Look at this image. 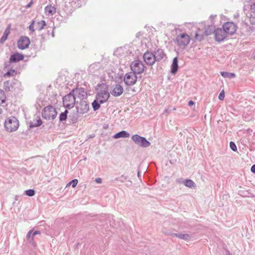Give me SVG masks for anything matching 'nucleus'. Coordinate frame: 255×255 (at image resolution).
Instances as JSON below:
<instances>
[{"instance_id":"18","label":"nucleus","mask_w":255,"mask_h":255,"mask_svg":"<svg viewBox=\"0 0 255 255\" xmlns=\"http://www.w3.org/2000/svg\"><path fill=\"white\" fill-rule=\"evenodd\" d=\"M45 14L46 15L50 16L54 15L56 12V8L54 6L51 4L47 5L45 7Z\"/></svg>"},{"instance_id":"43","label":"nucleus","mask_w":255,"mask_h":255,"mask_svg":"<svg viewBox=\"0 0 255 255\" xmlns=\"http://www.w3.org/2000/svg\"><path fill=\"white\" fill-rule=\"evenodd\" d=\"M11 73L9 71H7L6 73H5L4 74V77H10L11 76Z\"/></svg>"},{"instance_id":"47","label":"nucleus","mask_w":255,"mask_h":255,"mask_svg":"<svg viewBox=\"0 0 255 255\" xmlns=\"http://www.w3.org/2000/svg\"><path fill=\"white\" fill-rule=\"evenodd\" d=\"M194 104V103L192 101H190L188 103V105L189 106H191L193 105Z\"/></svg>"},{"instance_id":"20","label":"nucleus","mask_w":255,"mask_h":255,"mask_svg":"<svg viewBox=\"0 0 255 255\" xmlns=\"http://www.w3.org/2000/svg\"><path fill=\"white\" fill-rule=\"evenodd\" d=\"M178 69V59L177 57L174 58L171 66V73L173 74H175Z\"/></svg>"},{"instance_id":"6","label":"nucleus","mask_w":255,"mask_h":255,"mask_svg":"<svg viewBox=\"0 0 255 255\" xmlns=\"http://www.w3.org/2000/svg\"><path fill=\"white\" fill-rule=\"evenodd\" d=\"M190 41V36L185 33L178 35L176 39V41L178 45L181 48H184L187 46L189 44Z\"/></svg>"},{"instance_id":"31","label":"nucleus","mask_w":255,"mask_h":255,"mask_svg":"<svg viewBox=\"0 0 255 255\" xmlns=\"http://www.w3.org/2000/svg\"><path fill=\"white\" fill-rule=\"evenodd\" d=\"M68 113V111L65 110L64 112H63L60 114L59 116V119L61 122L65 121L67 119V115Z\"/></svg>"},{"instance_id":"52","label":"nucleus","mask_w":255,"mask_h":255,"mask_svg":"<svg viewBox=\"0 0 255 255\" xmlns=\"http://www.w3.org/2000/svg\"><path fill=\"white\" fill-rule=\"evenodd\" d=\"M228 255H232L229 252Z\"/></svg>"},{"instance_id":"5","label":"nucleus","mask_w":255,"mask_h":255,"mask_svg":"<svg viewBox=\"0 0 255 255\" xmlns=\"http://www.w3.org/2000/svg\"><path fill=\"white\" fill-rule=\"evenodd\" d=\"M63 103L64 106L68 109L73 108L76 103V97L74 94L71 92L69 94L65 96L63 98Z\"/></svg>"},{"instance_id":"32","label":"nucleus","mask_w":255,"mask_h":255,"mask_svg":"<svg viewBox=\"0 0 255 255\" xmlns=\"http://www.w3.org/2000/svg\"><path fill=\"white\" fill-rule=\"evenodd\" d=\"M25 194L28 196H33L35 195V192L33 189H29L25 191Z\"/></svg>"},{"instance_id":"21","label":"nucleus","mask_w":255,"mask_h":255,"mask_svg":"<svg viewBox=\"0 0 255 255\" xmlns=\"http://www.w3.org/2000/svg\"><path fill=\"white\" fill-rule=\"evenodd\" d=\"M129 136V133L125 130H122L118 133H116L113 137L114 138H127Z\"/></svg>"},{"instance_id":"44","label":"nucleus","mask_w":255,"mask_h":255,"mask_svg":"<svg viewBox=\"0 0 255 255\" xmlns=\"http://www.w3.org/2000/svg\"><path fill=\"white\" fill-rule=\"evenodd\" d=\"M102 179L101 178H97L96 179L95 181L96 183L100 184L102 183Z\"/></svg>"},{"instance_id":"28","label":"nucleus","mask_w":255,"mask_h":255,"mask_svg":"<svg viewBox=\"0 0 255 255\" xmlns=\"http://www.w3.org/2000/svg\"><path fill=\"white\" fill-rule=\"evenodd\" d=\"M11 85L9 81H6L3 83V89L6 92H10L11 90Z\"/></svg>"},{"instance_id":"35","label":"nucleus","mask_w":255,"mask_h":255,"mask_svg":"<svg viewBox=\"0 0 255 255\" xmlns=\"http://www.w3.org/2000/svg\"><path fill=\"white\" fill-rule=\"evenodd\" d=\"M230 148L234 151H236L237 150V146L235 143L232 141H231L230 143Z\"/></svg>"},{"instance_id":"24","label":"nucleus","mask_w":255,"mask_h":255,"mask_svg":"<svg viewBox=\"0 0 255 255\" xmlns=\"http://www.w3.org/2000/svg\"><path fill=\"white\" fill-rule=\"evenodd\" d=\"M45 25L46 22L44 20L39 21L35 23V29L39 31L41 30Z\"/></svg>"},{"instance_id":"2","label":"nucleus","mask_w":255,"mask_h":255,"mask_svg":"<svg viewBox=\"0 0 255 255\" xmlns=\"http://www.w3.org/2000/svg\"><path fill=\"white\" fill-rule=\"evenodd\" d=\"M214 27L212 25H208L206 27L204 23H201L199 24L195 38L197 40L201 41L203 39L204 35H209L213 31L214 32Z\"/></svg>"},{"instance_id":"25","label":"nucleus","mask_w":255,"mask_h":255,"mask_svg":"<svg viewBox=\"0 0 255 255\" xmlns=\"http://www.w3.org/2000/svg\"><path fill=\"white\" fill-rule=\"evenodd\" d=\"M10 33V26L7 27L4 30V33L1 37L0 42L3 43L7 38V37Z\"/></svg>"},{"instance_id":"22","label":"nucleus","mask_w":255,"mask_h":255,"mask_svg":"<svg viewBox=\"0 0 255 255\" xmlns=\"http://www.w3.org/2000/svg\"><path fill=\"white\" fill-rule=\"evenodd\" d=\"M172 236L174 237L178 238L180 239L185 240V241L190 240L191 239L190 235L188 234H183V233L173 234Z\"/></svg>"},{"instance_id":"30","label":"nucleus","mask_w":255,"mask_h":255,"mask_svg":"<svg viewBox=\"0 0 255 255\" xmlns=\"http://www.w3.org/2000/svg\"><path fill=\"white\" fill-rule=\"evenodd\" d=\"M100 104L101 103H99V101H98L97 99L94 101L92 103V106L94 111H96L100 108Z\"/></svg>"},{"instance_id":"7","label":"nucleus","mask_w":255,"mask_h":255,"mask_svg":"<svg viewBox=\"0 0 255 255\" xmlns=\"http://www.w3.org/2000/svg\"><path fill=\"white\" fill-rule=\"evenodd\" d=\"M131 139L136 144L142 147H148L150 145V143L145 137L137 134L133 135Z\"/></svg>"},{"instance_id":"17","label":"nucleus","mask_w":255,"mask_h":255,"mask_svg":"<svg viewBox=\"0 0 255 255\" xmlns=\"http://www.w3.org/2000/svg\"><path fill=\"white\" fill-rule=\"evenodd\" d=\"M124 92L123 87L120 84H116L111 92V94L115 97L121 96Z\"/></svg>"},{"instance_id":"41","label":"nucleus","mask_w":255,"mask_h":255,"mask_svg":"<svg viewBox=\"0 0 255 255\" xmlns=\"http://www.w3.org/2000/svg\"><path fill=\"white\" fill-rule=\"evenodd\" d=\"M38 234H40V232L38 231H36L33 233H32L31 240H33L34 236Z\"/></svg>"},{"instance_id":"10","label":"nucleus","mask_w":255,"mask_h":255,"mask_svg":"<svg viewBox=\"0 0 255 255\" xmlns=\"http://www.w3.org/2000/svg\"><path fill=\"white\" fill-rule=\"evenodd\" d=\"M76 108L78 114L83 115L88 113L89 111V107L86 101L81 100L77 105Z\"/></svg>"},{"instance_id":"29","label":"nucleus","mask_w":255,"mask_h":255,"mask_svg":"<svg viewBox=\"0 0 255 255\" xmlns=\"http://www.w3.org/2000/svg\"><path fill=\"white\" fill-rule=\"evenodd\" d=\"M221 75L224 78H228L229 79L234 78L235 77L236 75L233 73H229L227 72H221Z\"/></svg>"},{"instance_id":"39","label":"nucleus","mask_w":255,"mask_h":255,"mask_svg":"<svg viewBox=\"0 0 255 255\" xmlns=\"http://www.w3.org/2000/svg\"><path fill=\"white\" fill-rule=\"evenodd\" d=\"M120 182H124L127 179V177L125 176L124 175H122L121 177H119L118 179Z\"/></svg>"},{"instance_id":"45","label":"nucleus","mask_w":255,"mask_h":255,"mask_svg":"<svg viewBox=\"0 0 255 255\" xmlns=\"http://www.w3.org/2000/svg\"><path fill=\"white\" fill-rule=\"evenodd\" d=\"M251 171L253 173H255V164L253 165L251 167Z\"/></svg>"},{"instance_id":"8","label":"nucleus","mask_w":255,"mask_h":255,"mask_svg":"<svg viewBox=\"0 0 255 255\" xmlns=\"http://www.w3.org/2000/svg\"><path fill=\"white\" fill-rule=\"evenodd\" d=\"M130 69L132 72L136 74H141L143 72L144 66L143 64L139 60H134L130 64Z\"/></svg>"},{"instance_id":"37","label":"nucleus","mask_w":255,"mask_h":255,"mask_svg":"<svg viewBox=\"0 0 255 255\" xmlns=\"http://www.w3.org/2000/svg\"><path fill=\"white\" fill-rule=\"evenodd\" d=\"M186 180V179L183 178H177L176 180V183L178 184H183L184 185V182Z\"/></svg>"},{"instance_id":"12","label":"nucleus","mask_w":255,"mask_h":255,"mask_svg":"<svg viewBox=\"0 0 255 255\" xmlns=\"http://www.w3.org/2000/svg\"><path fill=\"white\" fill-rule=\"evenodd\" d=\"M71 92L73 94H74V97L82 100H84L87 95V92L83 88L74 89Z\"/></svg>"},{"instance_id":"53","label":"nucleus","mask_w":255,"mask_h":255,"mask_svg":"<svg viewBox=\"0 0 255 255\" xmlns=\"http://www.w3.org/2000/svg\"><path fill=\"white\" fill-rule=\"evenodd\" d=\"M254 59L255 60V55L254 56Z\"/></svg>"},{"instance_id":"46","label":"nucleus","mask_w":255,"mask_h":255,"mask_svg":"<svg viewBox=\"0 0 255 255\" xmlns=\"http://www.w3.org/2000/svg\"><path fill=\"white\" fill-rule=\"evenodd\" d=\"M32 0H31V1L27 4L26 5V8H29L30 7H31V5L32 4Z\"/></svg>"},{"instance_id":"13","label":"nucleus","mask_w":255,"mask_h":255,"mask_svg":"<svg viewBox=\"0 0 255 255\" xmlns=\"http://www.w3.org/2000/svg\"><path fill=\"white\" fill-rule=\"evenodd\" d=\"M30 44V40L28 37L26 36L21 37L17 42V47L20 49H24L27 48Z\"/></svg>"},{"instance_id":"40","label":"nucleus","mask_w":255,"mask_h":255,"mask_svg":"<svg viewBox=\"0 0 255 255\" xmlns=\"http://www.w3.org/2000/svg\"><path fill=\"white\" fill-rule=\"evenodd\" d=\"M225 97V94L224 91H222L219 95V99L220 100H223Z\"/></svg>"},{"instance_id":"26","label":"nucleus","mask_w":255,"mask_h":255,"mask_svg":"<svg viewBox=\"0 0 255 255\" xmlns=\"http://www.w3.org/2000/svg\"><path fill=\"white\" fill-rule=\"evenodd\" d=\"M42 124V121L39 117H37L35 120H34L30 124L31 127H39Z\"/></svg>"},{"instance_id":"38","label":"nucleus","mask_w":255,"mask_h":255,"mask_svg":"<svg viewBox=\"0 0 255 255\" xmlns=\"http://www.w3.org/2000/svg\"><path fill=\"white\" fill-rule=\"evenodd\" d=\"M32 230H30L27 235H26V239L27 240H28L29 242H31L32 241V240H31V237H32Z\"/></svg>"},{"instance_id":"19","label":"nucleus","mask_w":255,"mask_h":255,"mask_svg":"<svg viewBox=\"0 0 255 255\" xmlns=\"http://www.w3.org/2000/svg\"><path fill=\"white\" fill-rule=\"evenodd\" d=\"M24 56L23 55L16 53L12 55L9 58L10 62H17L20 60H23Z\"/></svg>"},{"instance_id":"33","label":"nucleus","mask_w":255,"mask_h":255,"mask_svg":"<svg viewBox=\"0 0 255 255\" xmlns=\"http://www.w3.org/2000/svg\"><path fill=\"white\" fill-rule=\"evenodd\" d=\"M251 14L253 17H255V2L251 5Z\"/></svg>"},{"instance_id":"11","label":"nucleus","mask_w":255,"mask_h":255,"mask_svg":"<svg viewBox=\"0 0 255 255\" xmlns=\"http://www.w3.org/2000/svg\"><path fill=\"white\" fill-rule=\"evenodd\" d=\"M223 27L227 34L232 35L237 30V26L233 22H227L223 25Z\"/></svg>"},{"instance_id":"34","label":"nucleus","mask_w":255,"mask_h":255,"mask_svg":"<svg viewBox=\"0 0 255 255\" xmlns=\"http://www.w3.org/2000/svg\"><path fill=\"white\" fill-rule=\"evenodd\" d=\"M78 180L77 179H73L71 181H70L68 184H71L72 187H75L78 184Z\"/></svg>"},{"instance_id":"42","label":"nucleus","mask_w":255,"mask_h":255,"mask_svg":"<svg viewBox=\"0 0 255 255\" xmlns=\"http://www.w3.org/2000/svg\"><path fill=\"white\" fill-rule=\"evenodd\" d=\"M162 232H163L164 234H166V235H172V234H171L170 232H169V231H165V230H164V229H162Z\"/></svg>"},{"instance_id":"51","label":"nucleus","mask_w":255,"mask_h":255,"mask_svg":"<svg viewBox=\"0 0 255 255\" xmlns=\"http://www.w3.org/2000/svg\"><path fill=\"white\" fill-rule=\"evenodd\" d=\"M137 175L139 177V171L138 172Z\"/></svg>"},{"instance_id":"36","label":"nucleus","mask_w":255,"mask_h":255,"mask_svg":"<svg viewBox=\"0 0 255 255\" xmlns=\"http://www.w3.org/2000/svg\"><path fill=\"white\" fill-rule=\"evenodd\" d=\"M35 25V21L33 20L29 26V29L32 32H34L36 29L34 28Z\"/></svg>"},{"instance_id":"48","label":"nucleus","mask_w":255,"mask_h":255,"mask_svg":"<svg viewBox=\"0 0 255 255\" xmlns=\"http://www.w3.org/2000/svg\"><path fill=\"white\" fill-rule=\"evenodd\" d=\"M250 21H251V22H252L253 24V23H255V20H254L253 19L252 20L251 17Z\"/></svg>"},{"instance_id":"9","label":"nucleus","mask_w":255,"mask_h":255,"mask_svg":"<svg viewBox=\"0 0 255 255\" xmlns=\"http://www.w3.org/2000/svg\"><path fill=\"white\" fill-rule=\"evenodd\" d=\"M124 81L127 85L132 86L136 83L137 77L134 73L128 72L125 75Z\"/></svg>"},{"instance_id":"27","label":"nucleus","mask_w":255,"mask_h":255,"mask_svg":"<svg viewBox=\"0 0 255 255\" xmlns=\"http://www.w3.org/2000/svg\"><path fill=\"white\" fill-rule=\"evenodd\" d=\"M184 185L189 188H196V184L190 179H186L184 182Z\"/></svg>"},{"instance_id":"23","label":"nucleus","mask_w":255,"mask_h":255,"mask_svg":"<svg viewBox=\"0 0 255 255\" xmlns=\"http://www.w3.org/2000/svg\"><path fill=\"white\" fill-rule=\"evenodd\" d=\"M6 96L4 90L0 89V106H3V104L6 102Z\"/></svg>"},{"instance_id":"14","label":"nucleus","mask_w":255,"mask_h":255,"mask_svg":"<svg viewBox=\"0 0 255 255\" xmlns=\"http://www.w3.org/2000/svg\"><path fill=\"white\" fill-rule=\"evenodd\" d=\"M214 35L215 40L217 41L220 42L226 38L227 34L223 29L217 28L214 30Z\"/></svg>"},{"instance_id":"49","label":"nucleus","mask_w":255,"mask_h":255,"mask_svg":"<svg viewBox=\"0 0 255 255\" xmlns=\"http://www.w3.org/2000/svg\"><path fill=\"white\" fill-rule=\"evenodd\" d=\"M2 110L1 108H0V115L2 114Z\"/></svg>"},{"instance_id":"1","label":"nucleus","mask_w":255,"mask_h":255,"mask_svg":"<svg viewBox=\"0 0 255 255\" xmlns=\"http://www.w3.org/2000/svg\"><path fill=\"white\" fill-rule=\"evenodd\" d=\"M96 90V99L99 103H104L107 102L110 96L107 85L104 83L98 85Z\"/></svg>"},{"instance_id":"16","label":"nucleus","mask_w":255,"mask_h":255,"mask_svg":"<svg viewBox=\"0 0 255 255\" xmlns=\"http://www.w3.org/2000/svg\"><path fill=\"white\" fill-rule=\"evenodd\" d=\"M153 54L156 61L157 62L166 58V55L162 49H157L154 51Z\"/></svg>"},{"instance_id":"3","label":"nucleus","mask_w":255,"mask_h":255,"mask_svg":"<svg viewBox=\"0 0 255 255\" xmlns=\"http://www.w3.org/2000/svg\"><path fill=\"white\" fill-rule=\"evenodd\" d=\"M18 127L19 122L16 118L11 117L5 120L4 128L6 131L8 132H13L16 131Z\"/></svg>"},{"instance_id":"4","label":"nucleus","mask_w":255,"mask_h":255,"mask_svg":"<svg viewBox=\"0 0 255 255\" xmlns=\"http://www.w3.org/2000/svg\"><path fill=\"white\" fill-rule=\"evenodd\" d=\"M57 113L55 108L52 106L45 107L42 111V117L47 120H54L57 116Z\"/></svg>"},{"instance_id":"50","label":"nucleus","mask_w":255,"mask_h":255,"mask_svg":"<svg viewBox=\"0 0 255 255\" xmlns=\"http://www.w3.org/2000/svg\"><path fill=\"white\" fill-rule=\"evenodd\" d=\"M71 185V184H68H68H67V185H66V187H68V186H69V185Z\"/></svg>"},{"instance_id":"15","label":"nucleus","mask_w":255,"mask_h":255,"mask_svg":"<svg viewBox=\"0 0 255 255\" xmlns=\"http://www.w3.org/2000/svg\"><path fill=\"white\" fill-rule=\"evenodd\" d=\"M145 62L148 65H153L156 61L153 53L147 51L143 55Z\"/></svg>"}]
</instances>
